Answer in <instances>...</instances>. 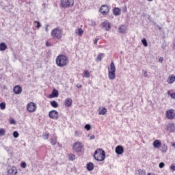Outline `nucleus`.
Returning a JSON list of instances; mask_svg holds the SVG:
<instances>
[{"instance_id": "1", "label": "nucleus", "mask_w": 175, "mask_h": 175, "mask_svg": "<svg viewBox=\"0 0 175 175\" xmlns=\"http://www.w3.org/2000/svg\"><path fill=\"white\" fill-rule=\"evenodd\" d=\"M64 31L59 27L54 28L51 33V36L54 40H61Z\"/></svg>"}, {"instance_id": "2", "label": "nucleus", "mask_w": 175, "mask_h": 175, "mask_svg": "<svg viewBox=\"0 0 175 175\" xmlns=\"http://www.w3.org/2000/svg\"><path fill=\"white\" fill-rule=\"evenodd\" d=\"M56 64L59 68H64L68 65V57L65 55H59L56 58Z\"/></svg>"}, {"instance_id": "3", "label": "nucleus", "mask_w": 175, "mask_h": 175, "mask_svg": "<svg viewBox=\"0 0 175 175\" xmlns=\"http://www.w3.org/2000/svg\"><path fill=\"white\" fill-rule=\"evenodd\" d=\"M94 158L96 161L102 162V161H105L106 159V152L103 149H98L94 152Z\"/></svg>"}, {"instance_id": "4", "label": "nucleus", "mask_w": 175, "mask_h": 175, "mask_svg": "<svg viewBox=\"0 0 175 175\" xmlns=\"http://www.w3.org/2000/svg\"><path fill=\"white\" fill-rule=\"evenodd\" d=\"M109 72V80H114L116 79V65H114V62H111L110 64Z\"/></svg>"}, {"instance_id": "5", "label": "nucleus", "mask_w": 175, "mask_h": 175, "mask_svg": "<svg viewBox=\"0 0 175 175\" xmlns=\"http://www.w3.org/2000/svg\"><path fill=\"white\" fill-rule=\"evenodd\" d=\"M61 5L64 9L72 8L75 5V0H61Z\"/></svg>"}, {"instance_id": "6", "label": "nucleus", "mask_w": 175, "mask_h": 175, "mask_svg": "<svg viewBox=\"0 0 175 175\" xmlns=\"http://www.w3.org/2000/svg\"><path fill=\"white\" fill-rule=\"evenodd\" d=\"M99 12L103 16H107L110 13V8L107 5H103L100 8Z\"/></svg>"}, {"instance_id": "7", "label": "nucleus", "mask_w": 175, "mask_h": 175, "mask_svg": "<svg viewBox=\"0 0 175 175\" xmlns=\"http://www.w3.org/2000/svg\"><path fill=\"white\" fill-rule=\"evenodd\" d=\"M83 144L81 142H75L73 144V150L76 151V152H81L83 151Z\"/></svg>"}, {"instance_id": "8", "label": "nucleus", "mask_w": 175, "mask_h": 175, "mask_svg": "<svg viewBox=\"0 0 175 175\" xmlns=\"http://www.w3.org/2000/svg\"><path fill=\"white\" fill-rule=\"evenodd\" d=\"M36 107L35 103H29L27 105V109L29 113H35L36 111Z\"/></svg>"}, {"instance_id": "9", "label": "nucleus", "mask_w": 175, "mask_h": 175, "mask_svg": "<svg viewBox=\"0 0 175 175\" xmlns=\"http://www.w3.org/2000/svg\"><path fill=\"white\" fill-rule=\"evenodd\" d=\"M59 114V113H58V111H57L55 110H52V111H49V116L50 118H52V120H58Z\"/></svg>"}, {"instance_id": "10", "label": "nucleus", "mask_w": 175, "mask_h": 175, "mask_svg": "<svg viewBox=\"0 0 175 175\" xmlns=\"http://www.w3.org/2000/svg\"><path fill=\"white\" fill-rule=\"evenodd\" d=\"M174 116V109H169L166 111V117L168 120H173Z\"/></svg>"}, {"instance_id": "11", "label": "nucleus", "mask_w": 175, "mask_h": 175, "mask_svg": "<svg viewBox=\"0 0 175 175\" xmlns=\"http://www.w3.org/2000/svg\"><path fill=\"white\" fill-rule=\"evenodd\" d=\"M115 152L118 155H121V154H124V147L122 146H118L115 148Z\"/></svg>"}, {"instance_id": "12", "label": "nucleus", "mask_w": 175, "mask_h": 175, "mask_svg": "<svg viewBox=\"0 0 175 175\" xmlns=\"http://www.w3.org/2000/svg\"><path fill=\"white\" fill-rule=\"evenodd\" d=\"M59 96V93L58 92V90L53 89L52 93L49 96V98L53 99V98H58Z\"/></svg>"}, {"instance_id": "13", "label": "nucleus", "mask_w": 175, "mask_h": 175, "mask_svg": "<svg viewBox=\"0 0 175 175\" xmlns=\"http://www.w3.org/2000/svg\"><path fill=\"white\" fill-rule=\"evenodd\" d=\"M8 175H17V168L12 167L8 170Z\"/></svg>"}, {"instance_id": "14", "label": "nucleus", "mask_w": 175, "mask_h": 175, "mask_svg": "<svg viewBox=\"0 0 175 175\" xmlns=\"http://www.w3.org/2000/svg\"><path fill=\"white\" fill-rule=\"evenodd\" d=\"M13 91L14 94H16V95H19V94H21L23 91V88H21L20 85H16L14 88Z\"/></svg>"}, {"instance_id": "15", "label": "nucleus", "mask_w": 175, "mask_h": 175, "mask_svg": "<svg viewBox=\"0 0 175 175\" xmlns=\"http://www.w3.org/2000/svg\"><path fill=\"white\" fill-rule=\"evenodd\" d=\"M167 131H168V132H171V133L174 132V131H175L174 124H173V123L168 124L167 126Z\"/></svg>"}, {"instance_id": "16", "label": "nucleus", "mask_w": 175, "mask_h": 175, "mask_svg": "<svg viewBox=\"0 0 175 175\" xmlns=\"http://www.w3.org/2000/svg\"><path fill=\"white\" fill-rule=\"evenodd\" d=\"M113 14L116 16H121V9L119 8H115L113 9Z\"/></svg>"}, {"instance_id": "17", "label": "nucleus", "mask_w": 175, "mask_h": 175, "mask_svg": "<svg viewBox=\"0 0 175 175\" xmlns=\"http://www.w3.org/2000/svg\"><path fill=\"white\" fill-rule=\"evenodd\" d=\"M119 33H125L126 32V26L125 25H122L118 28Z\"/></svg>"}, {"instance_id": "18", "label": "nucleus", "mask_w": 175, "mask_h": 175, "mask_svg": "<svg viewBox=\"0 0 175 175\" xmlns=\"http://www.w3.org/2000/svg\"><path fill=\"white\" fill-rule=\"evenodd\" d=\"M99 116H105L107 113V109L106 107H100L98 110Z\"/></svg>"}, {"instance_id": "19", "label": "nucleus", "mask_w": 175, "mask_h": 175, "mask_svg": "<svg viewBox=\"0 0 175 175\" xmlns=\"http://www.w3.org/2000/svg\"><path fill=\"white\" fill-rule=\"evenodd\" d=\"M103 27L105 28V31H110V29L111 28L110 23L109 22H103Z\"/></svg>"}, {"instance_id": "20", "label": "nucleus", "mask_w": 175, "mask_h": 175, "mask_svg": "<svg viewBox=\"0 0 175 175\" xmlns=\"http://www.w3.org/2000/svg\"><path fill=\"white\" fill-rule=\"evenodd\" d=\"M161 146H162L161 141L156 139L153 142V147H154V148H160Z\"/></svg>"}, {"instance_id": "21", "label": "nucleus", "mask_w": 175, "mask_h": 175, "mask_svg": "<svg viewBox=\"0 0 175 175\" xmlns=\"http://www.w3.org/2000/svg\"><path fill=\"white\" fill-rule=\"evenodd\" d=\"M88 172H92L94 170V163H89L86 165Z\"/></svg>"}, {"instance_id": "22", "label": "nucleus", "mask_w": 175, "mask_h": 175, "mask_svg": "<svg viewBox=\"0 0 175 175\" xmlns=\"http://www.w3.org/2000/svg\"><path fill=\"white\" fill-rule=\"evenodd\" d=\"M8 49V45L5 42L0 43V51H5Z\"/></svg>"}, {"instance_id": "23", "label": "nucleus", "mask_w": 175, "mask_h": 175, "mask_svg": "<svg viewBox=\"0 0 175 175\" xmlns=\"http://www.w3.org/2000/svg\"><path fill=\"white\" fill-rule=\"evenodd\" d=\"M75 33L77 35H79V36H81V35H83V33H84V31H83V29L81 28H78L75 30Z\"/></svg>"}, {"instance_id": "24", "label": "nucleus", "mask_w": 175, "mask_h": 175, "mask_svg": "<svg viewBox=\"0 0 175 175\" xmlns=\"http://www.w3.org/2000/svg\"><path fill=\"white\" fill-rule=\"evenodd\" d=\"M72 98H67L65 101L66 106H67V107H70V106H72Z\"/></svg>"}, {"instance_id": "25", "label": "nucleus", "mask_w": 175, "mask_h": 175, "mask_svg": "<svg viewBox=\"0 0 175 175\" xmlns=\"http://www.w3.org/2000/svg\"><path fill=\"white\" fill-rule=\"evenodd\" d=\"M160 147L161 152H166V151H167V146L165 144L161 145Z\"/></svg>"}, {"instance_id": "26", "label": "nucleus", "mask_w": 175, "mask_h": 175, "mask_svg": "<svg viewBox=\"0 0 175 175\" xmlns=\"http://www.w3.org/2000/svg\"><path fill=\"white\" fill-rule=\"evenodd\" d=\"M50 105L51 106H52V107H54L55 109H57V107H58V103H57V101L55 100L51 101Z\"/></svg>"}, {"instance_id": "27", "label": "nucleus", "mask_w": 175, "mask_h": 175, "mask_svg": "<svg viewBox=\"0 0 175 175\" xmlns=\"http://www.w3.org/2000/svg\"><path fill=\"white\" fill-rule=\"evenodd\" d=\"M50 142L52 146H55L57 144V137H53L50 139Z\"/></svg>"}, {"instance_id": "28", "label": "nucleus", "mask_w": 175, "mask_h": 175, "mask_svg": "<svg viewBox=\"0 0 175 175\" xmlns=\"http://www.w3.org/2000/svg\"><path fill=\"white\" fill-rule=\"evenodd\" d=\"M136 175H146V170H138L136 172Z\"/></svg>"}, {"instance_id": "29", "label": "nucleus", "mask_w": 175, "mask_h": 175, "mask_svg": "<svg viewBox=\"0 0 175 175\" xmlns=\"http://www.w3.org/2000/svg\"><path fill=\"white\" fill-rule=\"evenodd\" d=\"M105 57V54L103 53H100L98 55L96 61H102V58Z\"/></svg>"}, {"instance_id": "30", "label": "nucleus", "mask_w": 175, "mask_h": 175, "mask_svg": "<svg viewBox=\"0 0 175 175\" xmlns=\"http://www.w3.org/2000/svg\"><path fill=\"white\" fill-rule=\"evenodd\" d=\"M49 135L50 134L49 133V132L46 131L45 133H43L42 138L44 139V140H47Z\"/></svg>"}, {"instance_id": "31", "label": "nucleus", "mask_w": 175, "mask_h": 175, "mask_svg": "<svg viewBox=\"0 0 175 175\" xmlns=\"http://www.w3.org/2000/svg\"><path fill=\"white\" fill-rule=\"evenodd\" d=\"M83 73H84V77H86V79H89V77L90 76V71L89 70H84Z\"/></svg>"}, {"instance_id": "32", "label": "nucleus", "mask_w": 175, "mask_h": 175, "mask_svg": "<svg viewBox=\"0 0 175 175\" xmlns=\"http://www.w3.org/2000/svg\"><path fill=\"white\" fill-rule=\"evenodd\" d=\"M175 81V76L174 75H171L170 77V81L169 84H173V82Z\"/></svg>"}, {"instance_id": "33", "label": "nucleus", "mask_w": 175, "mask_h": 175, "mask_svg": "<svg viewBox=\"0 0 175 175\" xmlns=\"http://www.w3.org/2000/svg\"><path fill=\"white\" fill-rule=\"evenodd\" d=\"M142 43L144 46V47H147V46H148V43L147 42V40H146V38H143L142 40Z\"/></svg>"}, {"instance_id": "34", "label": "nucleus", "mask_w": 175, "mask_h": 175, "mask_svg": "<svg viewBox=\"0 0 175 175\" xmlns=\"http://www.w3.org/2000/svg\"><path fill=\"white\" fill-rule=\"evenodd\" d=\"M0 109H1V110H5V109H6V103H0Z\"/></svg>"}, {"instance_id": "35", "label": "nucleus", "mask_w": 175, "mask_h": 175, "mask_svg": "<svg viewBox=\"0 0 175 175\" xmlns=\"http://www.w3.org/2000/svg\"><path fill=\"white\" fill-rule=\"evenodd\" d=\"M5 133L6 131H5V129H0V136H5Z\"/></svg>"}, {"instance_id": "36", "label": "nucleus", "mask_w": 175, "mask_h": 175, "mask_svg": "<svg viewBox=\"0 0 175 175\" xmlns=\"http://www.w3.org/2000/svg\"><path fill=\"white\" fill-rule=\"evenodd\" d=\"M34 23H36L37 24V25H36L37 29H39V28H40L42 27V24H40V22L36 21H34Z\"/></svg>"}, {"instance_id": "37", "label": "nucleus", "mask_w": 175, "mask_h": 175, "mask_svg": "<svg viewBox=\"0 0 175 175\" xmlns=\"http://www.w3.org/2000/svg\"><path fill=\"white\" fill-rule=\"evenodd\" d=\"M13 136L15 139H17V137H18V136H20V134H18V132H17V131H14Z\"/></svg>"}, {"instance_id": "38", "label": "nucleus", "mask_w": 175, "mask_h": 175, "mask_svg": "<svg viewBox=\"0 0 175 175\" xmlns=\"http://www.w3.org/2000/svg\"><path fill=\"white\" fill-rule=\"evenodd\" d=\"M69 159H70V161H73L74 159H76V156L73 154H70Z\"/></svg>"}, {"instance_id": "39", "label": "nucleus", "mask_w": 175, "mask_h": 175, "mask_svg": "<svg viewBox=\"0 0 175 175\" xmlns=\"http://www.w3.org/2000/svg\"><path fill=\"white\" fill-rule=\"evenodd\" d=\"M85 129H86V131H90L91 130V125H90L89 124H85Z\"/></svg>"}, {"instance_id": "40", "label": "nucleus", "mask_w": 175, "mask_h": 175, "mask_svg": "<svg viewBox=\"0 0 175 175\" xmlns=\"http://www.w3.org/2000/svg\"><path fill=\"white\" fill-rule=\"evenodd\" d=\"M21 167H23V169H25V167H27V163L26 162H22L21 163Z\"/></svg>"}, {"instance_id": "41", "label": "nucleus", "mask_w": 175, "mask_h": 175, "mask_svg": "<svg viewBox=\"0 0 175 175\" xmlns=\"http://www.w3.org/2000/svg\"><path fill=\"white\" fill-rule=\"evenodd\" d=\"M159 167H160V169H163V167H165V163L161 162V163L159 164Z\"/></svg>"}, {"instance_id": "42", "label": "nucleus", "mask_w": 175, "mask_h": 175, "mask_svg": "<svg viewBox=\"0 0 175 175\" xmlns=\"http://www.w3.org/2000/svg\"><path fill=\"white\" fill-rule=\"evenodd\" d=\"M10 124H11L12 125H16V120H14V119H10Z\"/></svg>"}, {"instance_id": "43", "label": "nucleus", "mask_w": 175, "mask_h": 175, "mask_svg": "<svg viewBox=\"0 0 175 175\" xmlns=\"http://www.w3.org/2000/svg\"><path fill=\"white\" fill-rule=\"evenodd\" d=\"M144 77H147V71L143 70H142Z\"/></svg>"}, {"instance_id": "44", "label": "nucleus", "mask_w": 175, "mask_h": 175, "mask_svg": "<svg viewBox=\"0 0 175 175\" xmlns=\"http://www.w3.org/2000/svg\"><path fill=\"white\" fill-rule=\"evenodd\" d=\"M170 169L171 170H172L173 172L175 171V165H172L170 167Z\"/></svg>"}, {"instance_id": "45", "label": "nucleus", "mask_w": 175, "mask_h": 175, "mask_svg": "<svg viewBox=\"0 0 175 175\" xmlns=\"http://www.w3.org/2000/svg\"><path fill=\"white\" fill-rule=\"evenodd\" d=\"M90 137V140H94V139H95V135H89Z\"/></svg>"}, {"instance_id": "46", "label": "nucleus", "mask_w": 175, "mask_h": 175, "mask_svg": "<svg viewBox=\"0 0 175 175\" xmlns=\"http://www.w3.org/2000/svg\"><path fill=\"white\" fill-rule=\"evenodd\" d=\"M99 40V38H96L94 41V44H98V41Z\"/></svg>"}, {"instance_id": "47", "label": "nucleus", "mask_w": 175, "mask_h": 175, "mask_svg": "<svg viewBox=\"0 0 175 175\" xmlns=\"http://www.w3.org/2000/svg\"><path fill=\"white\" fill-rule=\"evenodd\" d=\"M170 96L172 99H175V93H172V94H170Z\"/></svg>"}, {"instance_id": "48", "label": "nucleus", "mask_w": 175, "mask_h": 175, "mask_svg": "<svg viewBox=\"0 0 175 175\" xmlns=\"http://www.w3.org/2000/svg\"><path fill=\"white\" fill-rule=\"evenodd\" d=\"M49 25H46V28H45L46 32H49Z\"/></svg>"}, {"instance_id": "49", "label": "nucleus", "mask_w": 175, "mask_h": 175, "mask_svg": "<svg viewBox=\"0 0 175 175\" xmlns=\"http://www.w3.org/2000/svg\"><path fill=\"white\" fill-rule=\"evenodd\" d=\"M163 61V57H160L159 59V62H162Z\"/></svg>"}, {"instance_id": "50", "label": "nucleus", "mask_w": 175, "mask_h": 175, "mask_svg": "<svg viewBox=\"0 0 175 175\" xmlns=\"http://www.w3.org/2000/svg\"><path fill=\"white\" fill-rule=\"evenodd\" d=\"M123 12H126V7L123 8Z\"/></svg>"}, {"instance_id": "51", "label": "nucleus", "mask_w": 175, "mask_h": 175, "mask_svg": "<svg viewBox=\"0 0 175 175\" xmlns=\"http://www.w3.org/2000/svg\"><path fill=\"white\" fill-rule=\"evenodd\" d=\"M46 46H51V45L50 43H49V42H46Z\"/></svg>"}, {"instance_id": "52", "label": "nucleus", "mask_w": 175, "mask_h": 175, "mask_svg": "<svg viewBox=\"0 0 175 175\" xmlns=\"http://www.w3.org/2000/svg\"><path fill=\"white\" fill-rule=\"evenodd\" d=\"M172 93H170V90H169V91L167 92V95H169L170 96V95H172Z\"/></svg>"}, {"instance_id": "53", "label": "nucleus", "mask_w": 175, "mask_h": 175, "mask_svg": "<svg viewBox=\"0 0 175 175\" xmlns=\"http://www.w3.org/2000/svg\"><path fill=\"white\" fill-rule=\"evenodd\" d=\"M172 49H174V50H175V42L172 45Z\"/></svg>"}, {"instance_id": "54", "label": "nucleus", "mask_w": 175, "mask_h": 175, "mask_svg": "<svg viewBox=\"0 0 175 175\" xmlns=\"http://www.w3.org/2000/svg\"><path fill=\"white\" fill-rule=\"evenodd\" d=\"M147 175H155L153 173H148Z\"/></svg>"}, {"instance_id": "55", "label": "nucleus", "mask_w": 175, "mask_h": 175, "mask_svg": "<svg viewBox=\"0 0 175 175\" xmlns=\"http://www.w3.org/2000/svg\"><path fill=\"white\" fill-rule=\"evenodd\" d=\"M172 147H175V144L172 143Z\"/></svg>"}, {"instance_id": "56", "label": "nucleus", "mask_w": 175, "mask_h": 175, "mask_svg": "<svg viewBox=\"0 0 175 175\" xmlns=\"http://www.w3.org/2000/svg\"><path fill=\"white\" fill-rule=\"evenodd\" d=\"M78 88H81V85H80L79 86H78Z\"/></svg>"}, {"instance_id": "57", "label": "nucleus", "mask_w": 175, "mask_h": 175, "mask_svg": "<svg viewBox=\"0 0 175 175\" xmlns=\"http://www.w3.org/2000/svg\"><path fill=\"white\" fill-rule=\"evenodd\" d=\"M149 2H151V1H152V0H148Z\"/></svg>"}, {"instance_id": "58", "label": "nucleus", "mask_w": 175, "mask_h": 175, "mask_svg": "<svg viewBox=\"0 0 175 175\" xmlns=\"http://www.w3.org/2000/svg\"><path fill=\"white\" fill-rule=\"evenodd\" d=\"M148 18H150V15H148Z\"/></svg>"}]
</instances>
